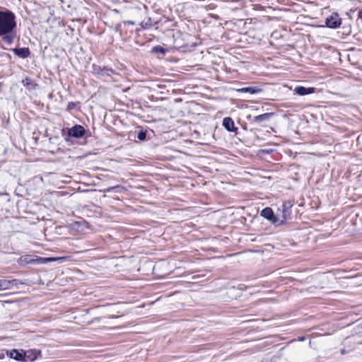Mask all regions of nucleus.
Returning <instances> with one entry per match:
<instances>
[{
  "label": "nucleus",
  "mask_w": 362,
  "mask_h": 362,
  "mask_svg": "<svg viewBox=\"0 0 362 362\" xmlns=\"http://www.w3.org/2000/svg\"><path fill=\"white\" fill-rule=\"evenodd\" d=\"M358 17L362 19V10L359 11Z\"/></svg>",
  "instance_id": "nucleus-21"
},
{
  "label": "nucleus",
  "mask_w": 362,
  "mask_h": 362,
  "mask_svg": "<svg viewBox=\"0 0 362 362\" xmlns=\"http://www.w3.org/2000/svg\"><path fill=\"white\" fill-rule=\"evenodd\" d=\"M20 281L17 279L8 280L6 279H0V290H6L13 286H17Z\"/></svg>",
  "instance_id": "nucleus-7"
},
{
  "label": "nucleus",
  "mask_w": 362,
  "mask_h": 362,
  "mask_svg": "<svg viewBox=\"0 0 362 362\" xmlns=\"http://www.w3.org/2000/svg\"><path fill=\"white\" fill-rule=\"evenodd\" d=\"M68 107H69V109H71V107H72V105H71V104L69 103V105H68Z\"/></svg>",
  "instance_id": "nucleus-24"
},
{
  "label": "nucleus",
  "mask_w": 362,
  "mask_h": 362,
  "mask_svg": "<svg viewBox=\"0 0 362 362\" xmlns=\"http://www.w3.org/2000/svg\"><path fill=\"white\" fill-rule=\"evenodd\" d=\"M269 221L276 226H280L284 223L286 220H284L283 218H280L274 214V218H272V220H269Z\"/></svg>",
  "instance_id": "nucleus-17"
},
{
  "label": "nucleus",
  "mask_w": 362,
  "mask_h": 362,
  "mask_svg": "<svg viewBox=\"0 0 362 362\" xmlns=\"http://www.w3.org/2000/svg\"><path fill=\"white\" fill-rule=\"evenodd\" d=\"M238 92L240 93H249L250 94H256L262 91V89L257 87H245L238 89Z\"/></svg>",
  "instance_id": "nucleus-13"
},
{
  "label": "nucleus",
  "mask_w": 362,
  "mask_h": 362,
  "mask_svg": "<svg viewBox=\"0 0 362 362\" xmlns=\"http://www.w3.org/2000/svg\"><path fill=\"white\" fill-rule=\"evenodd\" d=\"M291 207V205L290 204V203H288V204L284 203L282 205L281 218H283L286 221L291 215V210H290Z\"/></svg>",
  "instance_id": "nucleus-11"
},
{
  "label": "nucleus",
  "mask_w": 362,
  "mask_h": 362,
  "mask_svg": "<svg viewBox=\"0 0 362 362\" xmlns=\"http://www.w3.org/2000/svg\"><path fill=\"white\" fill-rule=\"evenodd\" d=\"M64 259V257H41L30 255H25L21 256L18 259V263L23 266L27 264H42L50 262L62 260Z\"/></svg>",
  "instance_id": "nucleus-2"
},
{
  "label": "nucleus",
  "mask_w": 362,
  "mask_h": 362,
  "mask_svg": "<svg viewBox=\"0 0 362 362\" xmlns=\"http://www.w3.org/2000/svg\"><path fill=\"white\" fill-rule=\"evenodd\" d=\"M126 23L129 24V25H134L135 24V22L132 21H127Z\"/></svg>",
  "instance_id": "nucleus-20"
},
{
  "label": "nucleus",
  "mask_w": 362,
  "mask_h": 362,
  "mask_svg": "<svg viewBox=\"0 0 362 362\" xmlns=\"http://www.w3.org/2000/svg\"><path fill=\"white\" fill-rule=\"evenodd\" d=\"M68 107H69V109H71V107H72V105H71V104L69 103V105H68Z\"/></svg>",
  "instance_id": "nucleus-25"
},
{
  "label": "nucleus",
  "mask_w": 362,
  "mask_h": 362,
  "mask_svg": "<svg viewBox=\"0 0 362 362\" xmlns=\"http://www.w3.org/2000/svg\"><path fill=\"white\" fill-rule=\"evenodd\" d=\"M152 52L164 54L165 53V49L160 45H158L152 48Z\"/></svg>",
  "instance_id": "nucleus-18"
},
{
  "label": "nucleus",
  "mask_w": 362,
  "mask_h": 362,
  "mask_svg": "<svg viewBox=\"0 0 362 362\" xmlns=\"http://www.w3.org/2000/svg\"><path fill=\"white\" fill-rule=\"evenodd\" d=\"M341 23V19L337 13H332L325 21L326 26L330 28H337Z\"/></svg>",
  "instance_id": "nucleus-4"
},
{
  "label": "nucleus",
  "mask_w": 362,
  "mask_h": 362,
  "mask_svg": "<svg viewBox=\"0 0 362 362\" xmlns=\"http://www.w3.org/2000/svg\"><path fill=\"white\" fill-rule=\"evenodd\" d=\"M156 22L152 21L151 18H148L146 20H144L141 22L140 25L144 29H148L155 25Z\"/></svg>",
  "instance_id": "nucleus-16"
},
{
  "label": "nucleus",
  "mask_w": 362,
  "mask_h": 362,
  "mask_svg": "<svg viewBox=\"0 0 362 362\" xmlns=\"http://www.w3.org/2000/svg\"><path fill=\"white\" fill-rule=\"evenodd\" d=\"M274 115V112H267L254 117L251 121L255 124L264 125L263 124L270 119Z\"/></svg>",
  "instance_id": "nucleus-6"
},
{
  "label": "nucleus",
  "mask_w": 362,
  "mask_h": 362,
  "mask_svg": "<svg viewBox=\"0 0 362 362\" xmlns=\"http://www.w3.org/2000/svg\"><path fill=\"white\" fill-rule=\"evenodd\" d=\"M94 71L99 75H101L103 76H110L111 74H112L114 71L111 68L104 67L101 69L100 67H98V69L96 68L94 69Z\"/></svg>",
  "instance_id": "nucleus-14"
},
{
  "label": "nucleus",
  "mask_w": 362,
  "mask_h": 362,
  "mask_svg": "<svg viewBox=\"0 0 362 362\" xmlns=\"http://www.w3.org/2000/svg\"><path fill=\"white\" fill-rule=\"evenodd\" d=\"M146 138V133L144 131H140L137 135V139L140 141H144Z\"/></svg>",
  "instance_id": "nucleus-19"
},
{
  "label": "nucleus",
  "mask_w": 362,
  "mask_h": 362,
  "mask_svg": "<svg viewBox=\"0 0 362 362\" xmlns=\"http://www.w3.org/2000/svg\"><path fill=\"white\" fill-rule=\"evenodd\" d=\"M247 118H248L249 119H251V116H250H250H248V117H247Z\"/></svg>",
  "instance_id": "nucleus-26"
},
{
  "label": "nucleus",
  "mask_w": 362,
  "mask_h": 362,
  "mask_svg": "<svg viewBox=\"0 0 362 362\" xmlns=\"http://www.w3.org/2000/svg\"><path fill=\"white\" fill-rule=\"evenodd\" d=\"M85 134V129L79 124H76L68 129V135L74 138H81Z\"/></svg>",
  "instance_id": "nucleus-5"
},
{
  "label": "nucleus",
  "mask_w": 362,
  "mask_h": 362,
  "mask_svg": "<svg viewBox=\"0 0 362 362\" xmlns=\"http://www.w3.org/2000/svg\"><path fill=\"white\" fill-rule=\"evenodd\" d=\"M2 86H3L2 83H0V90H1V88H2Z\"/></svg>",
  "instance_id": "nucleus-23"
},
{
  "label": "nucleus",
  "mask_w": 362,
  "mask_h": 362,
  "mask_svg": "<svg viewBox=\"0 0 362 362\" xmlns=\"http://www.w3.org/2000/svg\"><path fill=\"white\" fill-rule=\"evenodd\" d=\"M28 354V352L25 353L23 350L20 351L17 349H12L10 351H7V355H8L10 358H13L18 361H27V358L31 361L36 358V356L30 358V356Z\"/></svg>",
  "instance_id": "nucleus-3"
},
{
  "label": "nucleus",
  "mask_w": 362,
  "mask_h": 362,
  "mask_svg": "<svg viewBox=\"0 0 362 362\" xmlns=\"http://www.w3.org/2000/svg\"><path fill=\"white\" fill-rule=\"evenodd\" d=\"M223 126L230 132H235L238 128L235 127L234 122L230 117H225L223 119Z\"/></svg>",
  "instance_id": "nucleus-10"
},
{
  "label": "nucleus",
  "mask_w": 362,
  "mask_h": 362,
  "mask_svg": "<svg viewBox=\"0 0 362 362\" xmlns=\"http://www.w3.org/2000/svg\"><path fill=\"white\" fill-rule=\"evenodd\" d=\"M260 215L269 221L274 218V211L271 208L266 207L262 210Z\"/></svg>",
  "instance_id": "nucleus-12"
},
{
  "label": "nucleus",
  "mask_w": 362,
  "mask_h": 362,
  "mask_svg": "<svg viewBox=\"0 0 362 362\" xmlns=\"http://www.w3.org/2000/svg\"><path fill=\"white\" fill-rule=\"evenodd\" d=\"M315 88L313 87L305 88L303 86H296L294 89V92L299 95H305L315 93Z\"/></svg>",
  "instance_id": "nucleus-9"
},
{
  "label": "nucleus",
  "mask_w": 362,
  "mask_h": 362,
  "mask_svg": "<svg viewBox=\"0 0 362 362\" xmlns=\"http://www.w3.org/2000/svg\"><path fill=\"white\" fill-rule=\"evenodd\" d=\"M11 51L21 59H26L30 55V51L28 47L13 48Z\"/></svg>",
  "instance_id": "nucleus-8"
},
{
  "label": "nucleus",
  "mask_w": 362,
  "mask_h": 362,
  "mask_svg": "<svg viewBox=\"0 0 362 362\" xmlns=\"http://www.w3.org/2000/svg\"><path fill=\"white\" fill-rule=\"evenodd\" d=\"M112 190V188H108V189H107L106 192H111Z\"/></svg>",
  "instance_id": "nucleus-22"
},
{
  "label": "nucleus",
  "mask_w": 362,
  "mask_h": 362,
  "mask_svg": "<svg viewBox=\"0 0 362 362\" xmlns=\"http://www.w3.org/2000/svg\"><path fill=\"white\" fill-rule=\"evenodd\" d=\"M22 83L29 90H34L37 86V84L28 77L22 80Z\"/></svg>",
  "instance_id": "nucleus-15"
},
{
  "label": "nucleus",
  "mask_w": 362,
  "mask_h": 362,
  "mask_svg": "<svg viewBox=\"0 0 362 362\" xmlns=\"http://www.w3.org/2000/svg\"><path fill=\"white\" fill-rule=\"evenodd\" d=\"M15 14L9 11H0V37L2 41L11 45L16 37Z\"/></svg>",
  "instance_id": "nucleus-1"
}]
</instances>
